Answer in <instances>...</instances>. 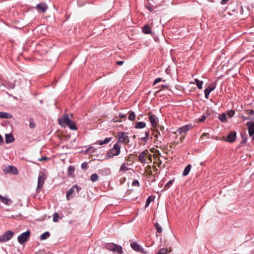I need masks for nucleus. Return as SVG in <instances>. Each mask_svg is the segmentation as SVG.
<instances>
[{
    "mask_svg": "<svg viewBox=\"0 0 254 254\" xmlns=\"http://www.w3.org/2000/svg\"><path fill=\"white\" fill-rule=\"evenodd\" d=\"M140 139L143 141L146 142L148 139L146 138L145 136L143 137H141Z\"/></svg>",
    "mask_w": 254,
    "mask_h": 254,
    "instance_id": "59",
    "label": "nucleus"
},
{
    "mask_svg": "<svg viewBox=\"0 0 254 254\" xmlns=\"http://www.w3.org/2000/svg\"><path fill=\"white\" fill-rule=\"evenodd\" d=\"M47 159V157H42V158H39L38 160L40 161H44V160H46Z\"/></svg>",
    "mask_w": 254,
    "mask_h": 254,
    "instance_id": "58",
    "label": "nucleus"
},
{
    "mask_svg": "<svg viewBox=\"0 0 254 254\" xmlns=\"http://www.w3.org/2000/svg\"><path fill=\"white\" fill-rule=\"evenodd\" d=\"M219 120L222 122H226L227 121V117L226 116V114L225 113H223L221 114L218 117Z\"/></svg>",
    "mask_w": 254,
    "mask_h": 254,
    "instance_id": "28",
    "label": "nucleus"
},
{
    "mask_svg": "<svg viewBox=\"0 0 254 254\" xmlns=\"http://www.w3.org/2000/svg\"><path fill=\"white\" fill-rule=\"evenodd\" d=\"M133 138H135V135H133Z\"/></svg>",
    "mask_w": 254,
    "mask_h": 254,
    "instance_id": "63",
    "label": "nucleus"
},
{
    "mask_svg": "<svg viewBox=\"0 0 254 254\" xmlns=\"http://www.w3.org/2000/svg\"><path fill=\"white\" fill-rule=\"evenodd\" d=\"M145 151L141 152L138 156L139 160L142 163H145L147 161L146 159L145 158Z\"/></svg>",
    "mask_w": 254,
    "mask_h": 254,
    "instance_id": "24",
    "label": "nucleus"
},
{
    "mask_svg": "<svg viewBox=\"0 0 254 254\" xmlns=\"http://www.w3.org/2000/svg\"><path fill=\"white\" fill-rule=\"evenodd\" d=\"M30 234V232L29 231H27L21 234H20L18 237V242L22 244L25 242L27 241L28 238L29 237Z\"/></svg>",
    "mask_w": 254,
    "mask_h": 254,
    "instance_id": "9",
    "label": "nucleus"
},
{
    "mask_svg": "<svg viewBox=\"0 0 254 254\" xmlns=\"http://www.w3.org/2000/svg\"><path fill=\"white\" fill-rule=\"evenodd\" d=\"M229 1V0H221V1L220 2V3L221 4H225L227 3V2Z\"/></svg>",
    "mask_w": 254,
    "mask_h": 254,
    "instance_id": "55",
    "label": "nucleus"
},
{
    "mask_svg": "<svg viewBox=\"0 0 254 254\" xmlns=\"http://www.w3.org/2000/svg\"><path fill=\"white\" fill-rule=\"evenodd\" d=\"M241 136L242 138V140L241 141V143L242 144H246L247 142L248 139V135L246 132H241Z\"/></svg>",
    "mask_w": 254,
    "mask_h": 254,
    "instance_id": "27",
    "label": "nucleus"
},
{
    "mask_svg": "<svg viewBox=\"0 0 254 254\" xmlns=\"http://www.w3.org/2000/svg\"><path fill=\"white\" fill-rule=\"evenodd\" d=\"M132 186H137L139 187V182L138 180H135L132 183Z\"/></svg>",
    "mask_w": 254,
    "mask_h": 254,
    "instance_id": "41",
    "label": "nucleus"
},
{
    "mask_svg": "<svg viewBox=\"0 0 254 254\" xmlns=\"http://www.w3.org/2000/svg\"><path fill=\"white\" fill-rule=\"evenodd\" d=\"M111 173V170L109 168H103L98 171V174L102 176H106L110 175Z\"/></svg>",
    "mask_w": 254,
    "mask_h": 254,
    "instance_id": "17",
    "label": "nucleus"
},
{
    "mask_svg": "<svg viewBox=\"0 0 254 254\" xmlns=\"http://www.w3.org/2000/svg\"><path fill=\"white\" fill-rule=\"evenodd\" d=\"M235 114V112L233 110H230L228 111L227 115L229 118H232Z\"/></svg>",
    "mask_w": 254,
    "mask_h": 254,
    "instance_id": "39",
    "label": "nucleus"
},
{
    "mask_svg": "<svg viewBox=\"0 0 254 254\" xmlns=\"http://www.w3.org/2000/svg\"><path fill=\"white\" fill-rule=\"evenodd\" d=\"M195 82L196 84V85L198 89H201L202 88V84L203 82L202 81H200L198 79H195Z\"/></svg>",
    "mask_w": 254,
    "mask_h": 254,
    "instance_id": "33",
    "label": "nucleus"
},
{
    "mask_svg": "<svg viewBox=\"0 0 254 254\" xmlns=\"http://www.w3.org/2000/svg\"><path fill=\"white\" fill-rule=\"evenodd\" d=\"M162 80V78H161V77L157 78L153 81V84L154 85L156 84L157 83H159V82L161 81Z\"/></svg>",
    "mask_w": 254,
    "mask_h": 254,
    "instance_id": "42",
    "label": "nucleus"
},
{
    "mask_svg": "<svg viewBox=\"0 0 254 254\" xmlns=\"http://www.w3.org/2000/svg\"><path fill=\"white\" fill-rule=\"evenodd\" d=\"M12 116L6 112H0V118L9 119L12 118Z\"/></svg>",
    "mask_w": 254,
    "mask_h": 254,
    "instance_id": "21",
    "label": "nucleus"
},
{
    "mask_svg": "<svg viewBox=\"0 0 254 254\" xmlns=\"http://www.w3.org/2000/svg\"><path fill=\"white\" fill-rule=\"evenodd\" d=\"M48 5L45 3H40L36 5V8L42 12H45L48 9Z\"/></svg>",
    "mask_w": 254,
    "mask_h": 254,
    "instance_id": "16",
    "label": "nucleus"
},
{
    "mask_svg": "<svg viewBox=\"0 0 254 254\" xmlns=\"http://www.w3.org/2000/svg\"><path fill=\"white\" fill-rule=\"evenodd\" d=\"M146 126V123L143 122H137L134 126V128L136 129H141L145 127Z\"/></svg>",
    "mask_w": 254,
    "mask_h": 254,
    "instance_id": "22",
    "label": "nucleus"
},
{
    "mask_svg": "<svg viewBox=\"0 0 254 254\" xmlns=\"http://www.w3.org/2000/svg\"><path fill=\"white\" fill-rule=\"evenodd\" d=\"M80 190L81 188L76 185H74L67 191L66 195V199L69 200L70 198L74 196L75 191H76L77 193H78Z\"/></svg>",
    "mask_w": 254,
    "mask_h": 254,
    "instance_id": "3",
    "label": "nucleus"
},
{
    "mask_svg": "<svg viewBox=\"0 0 254 254\" xmlns=\"http://www.w3.org/2000/svg\"><path fill=\"white\" fill-rule=\"evenodd\" d=\"M88 168V164L86 162H84L81 164V168L84 170H86Z\"/></svg>",
    "mask_w": 254,
    "mask_h": 254,
    "instance_id": "45",
    "label": "nucleus"
},
{
    "mask_svg": "<svg viewBox=\"0 0 254 254\" xmlns=\"http://www.w3.org/2000/svg\"><path fill=\"white\" fill-rule=\"evenodd\" d=\"M59 218H60V217H59L58 213H57V212L54 213V215H53V221L55 222H58Z\"/></svg>",
    "mask_w": 254,
    "mask_h": 254,
    "instance_id": "38",
    "label": "nucleus"
},
{
    "mask_svg": "<svg viewBox=\"0 0 254 254\" xmlns=\"http://www.w3.org/2000/svg\"><path fill=\"white\" fill-rule=\"evenodd\" d=\"M236 132L235 131H231L227 136L226 141L230 143H233L236 140Z\"/></svg>",
    "mask_w": 254,
    "mask_h": 254,
    "instance_id": "14",
    "label": "nucleus"
},
{
    "mask_svg": "<svg viewBox=\"0 0 254 254\" xmlns=\"http://www.w3.org/2000/svg\"><path fill=\"white\" fill-rule=\"evenodd\" d=\"M211 111L210 110H209L208 109H207L203 115H204L205 116H206V118H207L208 116L211 115Z\"/></svg>",
    "mask_w": 254,
    "mask_h": 254,
    "instance_id": "46",
    "label": "nucleus"
},
{
    "mask_svg": "<svg viewBox=\"0 0 254 254\" xmlns=\"http://www.w3.org/2000/svg\"><path fill=\"white\" fill-rule=\"evenodd\" d=\"M154 197H152V196H149L148 197V198H147L146 199V203H145V207H147V206H149V205L150 204V202L154 200Z\"/></svg>",
    "mask_w": 254,
    "mask_h": 254,
    "instance_id": "35",
    "label": "nucleus"
},
{
    "mask_svg": "<svg viewBox=\"0 0 254 254\" xmlns=\"http://www.w3.org/2000/svg\"><path fill=\"white\" fill-rule=\"evenodd\" d=\"M74 172V167L72 166H69L68 168V175L69 176L73 177Z\"/></svg>",
    "mask_w": 254,
    "mask_h": 254,
    "instance_id": "31",
    "label": "nucleus"
},
{
    "mask_svg": "<svg viewBox=\"0 0 254 254\" xmlns=\"http://www.w3.org/2000/svg\"><path fill=\"white\" fill-rule=\"evenodd\" d=\"M149 136V131L148 130L145 131V137L148 139Z\"/></svg>",
    "mask_w": 254,
    "mask_h": 254,
    "instance_id": "52",
    "label": "nucleus"
},
{
    "mask_svg": "<svg viewBox=\"0 0 254 254\" xmlns=\"http://www.w3.org/2000/svg\"><path fill=\"white\" fill-rule=\"evenodd\" d=\"M3 143V139L2 136L0 134V145H2Z\"/></svg>",
    "mask_w": 254,
    "mask_h": 254,
    "instance_id": "56",
    "label": "nucleus"
},
{
    "mask_svg": "<svg viewBox=\"0 0 254 254\" xmlns=\"http://www.w3.org/2000/svg\"><path fill=\"white\" fill-rule=\"evenodd\" d=\"M124 63V61H117L116 64L117 65H123Z\"/></svg>",
    "mask_w": 254,
    "mask_h": 254,
    "instance_id": "51",
    "label": "nucleus"
},
{
    "mask_svg": "<svg viewBox=\"0 0 254 254\" xmlns=\"http://www.w3.org/2000/svg\"><path fill=\"white\" fill-rule=\"evenodd\" d=\"M149 116V120L151 125V127H155L157 126L158 123L159 122V120L158 117L153 114H148Z\"/></svg>",
    "mask_w": 254,
    "mask_h": 254,
    "instance_id": "10",
    "label": "nucleus"
},
{
    "mask_svg": "<svg viewBox=\"0 0 254 254\" xmlns=\"http://www.w3.org/2000/svg\"><path fill=\"white\" fill-rule=\"evenodd\" d=\"M0 200L3 203H4L7 205H9L12 202L11 199L7 198L4 197H3L0 194Z\"/></svg>",
    "mask_w": 254,
    "mask_h": 254,
    "instance_id": "20",
    "label": "nucleus"
},
{
    "mask_svg": "<svg viewBox=\"0 0 254 254\" xmlns=\"http://www.w3.org/2000/svg\"><path fill=\"white\" fill-rule=\"evenodd\" d=\"M105 248L118 254H122L123 253L122 247L114 243H107L105 246Z\"/></svg>",
    "mask_w": 254,
    "mask_h": 254,
    "instance_id": "2",
    "label": "nucleus"
},
{
    "mask_svg": "<svg viewBox=\"0 0 254 254\" xmlns=\"http://www.w3.org/2000/svg\"><path fill=\"white\" fill-rule=\"evenodd\" d=\"M163 2V0H161L160 2H156L154 0H151V2H148L149 5H146L145 7L147 8L150 12L153 11L154 8H156L158 6H160L162 5V3Z\"/></svg>",
    "mask_w": 254,
    "mask_h": 254,
    "instance_id": "5",
    "label": "nucleus"
},
{
    "mask_svg": "<svg viewBox=\"0 0 254 254\" xmlns=\"http://www.w3.org/2000/svg\"><path fill=\"white\" fill-rule=\"evenodd\" d=\"M113 139L112 137H106L104 140H98L96 141V144H98L99 145H102L104 144H106L110 142Z\"/></svg>",
    "mask_w": 254,
    "mask_h": 254,
    "instance_id": "18",
    "label": "nucleus"
},
{
    "mask_svg": "<svg viewBox=\"0 0 254 254\" xmlns=\"http://www.w3.org/2000/svg\"><path fill=\"white\" fill-rule=\"evenodd\" d=\"M14 233L11 231H7L3 235L0 236V242H5L10 240Z\"/></svg>",
    "mask_w": 254,
    "mask_h": 254,
    "instance_id": "6",
    "label": "nucleus"
},
{
    "mask_svg": "<svg viewBox=\"0 0 254 254\" xmlns=\"http://www.w3.org/2000/svg\"><path fill=\"white\" fill-rule=\"evenodd\" d=\"M174 183V179L170 180L167 183H166L163 189L164 190H168Z\"/></svg>",
    "mask_w": 254,
    "mask_h": 254,
    "instance_id": "30",
    "label": "nucleus"
},
{
    "mask_svg": "<svg viewBox=\"0 0 254 254\" xmlns=\"http://www.w3.org/2000/svg\"><path fill=\"white\" fill-rule=\"evenodd\" d=\"M127 133L125 132H119L118 134V141L117 142L124 143L125 142H128V137L127 135Z\"/></svg>",
    "mask_w": 254,
    "mask_h": 254,
    "instance_id": "7",
    "label": "nucleus"
},
{
    "mask_svg": "<svg viewBox=\"0 0 254 254\" xmlns=\"http://www.w3.org/2000/svg\"><path fill=\"white\" fill-rule=\"evenodd\" d=\"M70 119L69 118L67 114L64 115L59 119V124L63 127H65Z\"/></svg>",
    "mask_w": 254,
    "mask_h": 254,
    "instance_id": "11",
    "label": "nucleus"
},
{
    "mask_svg": "<svg viewBox=\"0 0 254 254\" xmlns=\"http://www.w3.org/2000/svg\"><path fill=\"white\" fill-rule=\"evenodd\" d=\"M192 126L190 124H188L185 126H184L181 127H179L177 129V132L179 133V134H181L182 133H187L191 127Z\"/></svg>",
    "mask_w": 254,
    "mask_h": 254,
    "instance_id": "15",
    "label": "nucleus"
},
{
    "mask_svg": "<svg viewBox=\"0 0 254 254\" xmlns=\"http://www.w3.org/2000/svg\"><path fill=\"white\" fill-rule=\"evenodd\" d=\"M207 118L204 115H202L201 117L199 118V121L200 122H203L206 120Z\"/></svg>",
    "mask_w": 254,
    "mask_h": 254,
    "instance_id": "47",
    "label": "nucleus"
},
{
    "mask_svg": "<svg viewBox=\"0 0 254 254\" xmlns=\"http://www.w3.org/2000/svg\"><path fill=\"white\" fill-rule=\"evenodd\" d=\"M86 152L87 153V154H89L90 153V152H94V150H93V148H89L87 149V150L86 151Z\"/></svg>",
    "mask_w": 254,
    "mask_h": 254,
    "instance_id": "49",
    "label": "nucleus"
},
{
    "mask_svg": "<svg viewBox=\"0 0 254 254\" xmlns=\"http://www.w3.org/2000/svg\"><path fill=\"white\" fill-rule=\"evenodd\" d=\"M161 87L162 88H164V89H165V88H169V86L168 85H165V84L162 85L161 86Z\"/></svg>",
    "mask_w": 254,
    "mask_h": 254,
    "instance_id": "57",
    "label": "nucleus"
},
{
    "mask_svg": "<svg viewBox=\"0 0 254 254\" xmlns=\"http://www.w3.org/2000/svg\"><path fill=\"white\" fill-rule=\"evenodd\" d=\"M113 121L114 123H117L118 122H121V121L118 120L116 118L113 119Z\"/></svg>",
    "mask_w": 254,
    "mask_h": 254,
    "instance_id": "60",
    "label": "nucleus"
},
{
    "mask_svg": "<svg viewBox=\"0 0 254 254\" xmlns=\"http://www.w3.org/2000/svg\"><path fill=\"white\" fill-rule=\"evenodd\" d=\"M154 226L158 233H161L162 232V228L158 223L156 222L155 223H154Z\"/></svg>",
    "mask_w": 254,
    "mask_h": 254,
    "instance_id": "34",
    "label": "nucleus"
},
{
    "mask_svg": "<svg viewBox=\"0 0 254 254\" xmlns=\"http://www.w3.org/2000/svg\"><path fill=\"white\" fill-rule=\"evenodd\" d=\"M158 135H161V134L158 130H157L156 133L154 135V136L156 139L158 137Z\"/></svg>",
    "mask_w": 254,
    "mask_h": 254,
    "instance_id": "53",
    "label": "nucleus"
},
{
    "mask_svg": "<svg viewBox=\"0 0 254 254\" xmlns=\"http://www.w3.org/2000/svg\"><path fill=\"white\" fill-rule=\"evenodd\" d=\"M252 141L254 142V135L252 138Z\"/></svg>",
    "mask_w": 254,
    "mask_h": 254,
    "instance_id": "61",
    "label": "nucleus"
},
{
    "mask_svg": "<svg viewBox=\"0 0 254 254\" xmlns=\"http://www.w3.org/2000/svg\"><path fill=\"white\" fill-rule=\"evenodd\" d=\"M246 112L249 115V117H253L254 120V110H253V109H251L250 110H246Z\"/></svg>",
    "mask_w": 254,
    "mask_h": 254,
    "instance_id": "40",
    "label": "nucleus"
},
{
    "mask_svg": "<svg viewBox=\"0 0 254 254\" xmlns=\"http://www.w3.org/2000/svg\"><path fill=\"white\" fill-rule=\"evenodd\" d=\"M191 168V165L190 164L188 165L185 168V169H184V171L183 172V176H187L189 174V173Z\"/></svg>",
    "mask_w": 254,
    "mask_h": 254,
    "instance_id": "26",
    "label": "nucleus"
},
{
    "mask_svg": "<svg viewBox=\"0 0 254 254\" xmlns=\"http://www.w3.org/2000/svg\"><path fill=\"white\" fill-rule=\"evenodd\" d=\"M91 180L93 181V182H95V174H93L91 175Z\"/></svg>",
    "mask_w": 254,
    "mask_h": 254,
    "instance_id": "54",
    "label": "nucleus"
},
{
    "mask_svg": "<svg viewBox=\"0 0 254 254\" xmlns=\"http://www.w3.org/2000/svg\"><path fill=\"white\" fill-rule=\"evenodd\" d=\"M98 179V175L96 174V181H97Z\"/></svg>",
    "mask_w": 254,
    "mask_h": 254,
    "instance_id": "62",
    "label": "nucleus"
},
{
    "mask_svg": "<svg viewBox=\"0 0 254 254\" xmlns=\"http://www.w3.org/2000/svg\"><path fill=\"white\" fill-rule=\"evenodd\" d=\"M158 128L162 132V135L164 133L165 127L162 125H158Z\"/></svg>",
    "mask_w": 254,
    "mask_h": 254,
    "instance_id": "44",
    "label": "nucleus"
},
{
    "mask_svg": "<svg viewBox=\"0 0 254 254\" xmlns=\"http://www.w3.org/2000/svg\"><path fill=\"white\" fill-rule=\"evenodd\" d=\"M50 236V234L49 232H46L42 234L40 236V239L41 240H44L48 238Z\"/></svg>",
    "mask_w": 254,
    "mask_h": 254,
    "instance_id": "32",
    "label": "nucleus"
},
{
    "mask_svg": "<svg viewBox=\"0 0 254 254\" xmlns=\"http://www.w3.org/2000/svg\"><path fill=\"white\" fill-rule=\"evenodd\" d=\"M216 88V85L215 84H210L208 87L205 89L204 90V95L206 99H208L209 95L211 92L213 91Z\"/></svg>",
    "mask_w": 254,
    "mask_h": 254,
    "instance_id": "12",
    "label": "nucleus"
},
{
    "mask_svg": "<svg viewBox=\"0 0 254 254\" xmlns=\"http://www.w3.org/2000/svg\"><path fill=\"white\" fill-rule=\"evenodd\" d=\"M8 170L7 172L11 173V174L13 175H16L18 174V171L17 169V168L14 166H9L8 167Z\"/></svg>",
    "mask_w": 254,
    "mask_h": 254,
    "instance_id": "25",
    "label": "nucleus"
},
{
    "mask_svg": "<svg viewBox=\"0 0 254 254\" xmlns=\"http://www.w3.org/2000/svg\"><path fill=\"white\" fill-rule=\"evenodd\" d=\"M121 145L116 142L112 148L110 149L105 156V159H112L114 156L119 155L121 153Z\"/></svg>",
    "mask_w": 254,
    "mask_h": 254,
    "instance_id": "1",
    "label": "nucleus"
},
{
    "mask_svg": "<svg viewBox=\"0 0 254 254\" xmlns=\"http://www.w3.org/2000/svg\"><path fill=\"white\" fill-rule=\"evenodd\" d=\"M14 140L13 136L11 134H5V142L6 143H10Z\"/></svg>",
    "mask_w": 254,
    "mask_h": 254,
    "instance_id": "23",
    "label": "nucleus"
},
{
    "mask_svg": "<svg viewBox=\"0 0 254 254\" xmlns=\"http://www.w3.org/2000/svg\"><path fill=\"white\" fill-rule=\"evenodd\" d=\"M242 118L243 119L244 121H246V120H251V121H253L254 120V118L253 117H245L244 116H242Z\"/></svg>",
    "mask_w": 254,
    "mask_h": 254,
    "instance_id": "43",
    "label": "nucleus"
},
{
    "mask_svg": "<svg viewBox=\"0 0 254 254\" xmlns=\"http://www.w3.org/2000/svg\"><path fill=\"white\" fill-rule=\"evenodd\" d=\"M119 117L122 119H126L127 118V116H126V115L125 114H123L121 113H119Z\"/></svg>",
    "mask_w": 254,
    "mask_h": 254,
    "instance_id": "50",
    "label": "nucleus"
},
{
    "mask_svg": "<svg viewBox=\"0 0 254 254\" xmlns=\"http://www.w3.org/2000/svg\"><path fill=\"white\" fill-rule=\"evenodd\" d=\"M67 126H68L69 128L72 130L77 129V127L75 123L73 121H71V120H70V122L68 123V124L67 125Z\"/></svg>",
    "mask_w": 254,
    "mask_h": 254,
    "instance_id": "29",
    "label": "nucleus"
},
{
    "mask_svg": "<svg viewBox=\"0 0 254 254\" xmlns=\"http://www.w3.org/2000/svg\"><path fill=\"white\" fill-rule=\"evenodd\" d=\"M130 247L135 252H140L143 254H146L147 252L140 246L136 242H132L130 243Z\"/></svg>",
    "mask_w": 254,
    "mask_h": 254,
    "instance_id": "8",
    "label": "nucleus"
},
{
    "mask_svg": "<svg viewBox=\"0 0 254 254\" xmlns=\"http://www.w3.org/2000/svg\"><path fill=\"white\" fill-rule=\"evenodd\" d=\"M147 1H148L149 2L150 0H147Z\"/></svg>",
    "mask_w": 254,
    "mask_h": 254,
    "instance_id": "64",
    "label": "nucleus"
},
{
    "mask_svg": "<svg viewBox=\"0 0 254 254\" xmlns=\"http://www.w3.org/2000/svg\"><path fill=\"white\" fill-rule=\"evenodd\" d=\"M136 115L134 112H131L128 116V120L133 121L135 118Z\"/></svg>",
    "mask_w": 254,
    "mask_h": 254,
    "instance_id": "37",
    "label": "nucleus"
},
{
    "mask_svg": "<svg viewBox=\"0 0 254 254\" xmlns=\"http://www.w3.org/2000/svg\"><path fill=\"white\" fill-rule=\"evenodd\" d=\"M29 126H30V128H35L36 125H35V124L34 122H30V124H29Z\"/></svg>",
    "mask_w": 254,
    "mask_h": 254,
    "instance_id": "48",
    "label": "nucleus"
},
{
    "mask_svg": "<svg viewBox=\"0 0 254 254\" xmlns=\"http://www.w3.org/2000/svg\"><path fill=\"white\" fill-rule=\"evenodd\" d=\"M142 32L146 34H152V30L149 25L146 24L142 28Z\"/></svg>",
    "mask_w": 254,
    "mask_h": 254,
    "instance_id": "19",
    "label": "nucleus"
},
{
    "mask_svg": "<svg viewBox=\"0 0 254 254\" xmlns=\"http://www.w3.org/2000/svg\"><path fill=\"white\" fill-rule=\"evenodd\" d=\"M129 170V168L126 166V164L125 163H124L122 164L120 169V171H126Z\"/></svg>",
    "mask_w": 254,
    "mask_h": 254,
    "instance_id": "36",
    "label": "nucleus"
},
{
    "mask_svg": "<svg viewBox=\"0 0 254 254\" xmlns=\"http://www.w3.org/2000/svg\"><path fill=\"white\" fill-rule=\"evenodd\" d=\"M46 179V176L43 172H40L38 178V185L37 191H40L41 188L43 187L44 182Z\"/></svg>",
    "mask_w": 254,
    "mask_h": 254,
    "instance_id": "4",
    "label": "nucleus"
},
{
    "mask_svg": "<svg viewBox=\"0 0 254 254\" xmlns=\"http://www.w3.org/2000/svg\"><path fill=\"white\" fill-rule=\"evenodd\" d=\"M246 126L248 127L249 136L252 138L254 135V124L253 122L251 121L247 123Z\"/></svg>",
    "mask_w": 254,
    "mask_h": 254,
    "instance_id": "13",
    "label": "nucleus"
}]
</instances>
